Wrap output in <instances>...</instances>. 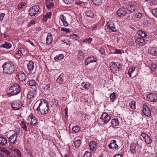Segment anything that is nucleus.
Returning <instances> with one entry per match:
<instances>
[{"label":"nucleus","instance_id":"1","mask_svg":"<svg viewBox=\"0 0 157 157\" xmlns=\"http://www.w3.org/2000/svg\"><path fill=\"white\" fill-rule=\"evenodd\" d=\"M38 105L36 109L39 114H44L47 113L49 108L48 104L44 100H38L35 104V106Z\"/></svg>","mask_w":157,"mask_h":157},{"label":"nucleus","instance_id":"2","mask_svg":"<svg viewBox=\"0 0 157 157\" xmlns=\"http://www.w3.org/2000/svg\"><path fill=\"white\" fill-rule=\"evenodd\" d=\"M2 67L4 72L8 74L13 73L15 69L14 64L11 62H5L3 65Z\"/></svg>","mask_w":157,"mask_h":157},{"label":"nucleus","instance_id":"3","mask_svg":"<svg viewBox=\"0 0 157 157\" xmlns=\"http://www.w3.org/2000/svg\"><path fill=\"white\" fill-rule=\"evenodd\" d=\"M20 85L17 84L15 83L10 87L9 94L10 96L16 95L20 93Z\"/></svg>","mask_w":157,"mask_h":157},{"label":"nucleus","instance_id":"4","mask_svg":"<svg viewBox=\"0 0 157 157\" xmlns=\"http://www.w3.org/2000/svg\"><path fill=\"white\" fill-rule=\"evenodd\" d=\"M40 10V7L38 6H33L30 8L29 10V13L30 15L33 16L37 14Z\"/></svg>","mask_w":157,"mask_h":157},{"label":"nucleus","instance_id":"5","mask_svg":"<svg viewBox=\"0 0 157 157\" xmlns=\"http://www.w3.org/2000/svg\"><path fill=\"white\" fill-rule=\"evenodd\" d=\"M100 119L105 123H107L110 120L111 117L108 113L105 112L102 114Z\"/></svg>","mask_w":157,"mask_h":157},{"label":"nucleus","instance_id":"6","mask_svg":"<svg viewBox=\"0 0 157 157\" xmlns=\"http://www.w3.org/2000/svg\"><path fill=\"white\" fill-rule=\"evenodd\" d=\"M147 98L151 102L155 101L157 100V94L155 93H151L147 95Z\"/></svg>","mask_w":157,"mask_h":157},{"label":"nucleus","instance_id":"7","mask_svg":"<svg viewBox=\"0 0 157 157\" xmlns=\"http://www.w3.org/2000/svg\"><path fill=\"white\" fill-rule=\"evenodd\" d=\"M22 106L21 102L18 101H14L12 104V107L14 110L19 109L21 108Z\"/></svg>","mask_w":157,"mask_h":157},{"label":"nucleus","instance_id":"8","mask_svg":"<svg viewBox=\"0 0 157 157\" xmlns=\"http://www.w3.org/2000/svg\"><path fill=\"white\" fill-rule=\"evenodd\" d=\"M110 69L113 72L118 71L119 69V65L114 62H112L110 64Z\"/></svg>","mask_w":157,"mask_h":157},{"label":"nucleus","instance_id":"9","mask_svg":"<svg viewBox=\"0 0 157 157\" xmlns=\"http://www.w3.org/2000/svg\"><path fill=\"white\" fill-rule=\"evenodd\" d=\"M141 136L143 138L145 142L147 144H150L152 140L150 136L145 133L143 132L141 134Z\"/></svg>","mask_w":157,"mask_h":157},{"label":"nucleus","instance_id":"10","mask_svg":"<svg viewBox=\"0 0 157 157\" xmlns=\"http://www.w3.org/2000/svg\"><path fill=\"white\" fill-rule=\"evenodd\" d=\"M106 27L109 30H112L113 32H115L117 30L115 27L114 23L113 21H110L108 22L106 25Z\"/></svg>","mask_w":157,"mask_h":157},{"label":"nucleus","instance_id":"11","mask_svg":"<svg viewBox=\"0 0 157 157\" xmlns=\"http://www.w3.org/2000/svg\"><path fill=\"white\" fill-rule=\"evenodd\" d=\"M36 91L33 90H30L28 94L27 97L28 99L32 100L33 98H36Z\"/></svg>","mask_w":157,"mask_h":157},{"label":"nucleus","instance_id":"12","mask_svg":"<svg viewBox=\"0 0 157 157\" xmlns=\"http://www.w3.org/2000/svg\"><path fill=\"white\" fill-rule=\"evenodd\" d=\"M143 112L146 116L149 117L151 115V112L150 109L146 105L144 104L143 105Z\"/></svg>","mask_w":157,"mask_h":157},{"label":"nucleus","instance_id":"13","mask_svg":"<svg viewBox=\"0 0 157 157\" xmlns=\"http://www.w3.org/2000/svg\"><path fill=\"white\" fill-rule=\"evenodd\" d=\"M97 61V59L94 56H89L85 60V64L87 66L90 63L95 62Z\"/></svg>","mask_w":157,"mask_h":157},{"label":"nucleus","instance_id":"14","mask_svg":"<svg viewBox=\"0 0 157 157\" xmlns=\"http://www.w3.org/2000/svg\"><path fill=\"white\" fill-rule=\"evenodd\" d=\"M147 42V40L141 38H138L136 40V43L139 46L145 45Z\"/></svg>","mask_w":157,"mask_h":157},{"label":"nucleus","instance_id":"15","mask_svg":"<svg viewBox=\"0 0 157 157\" xmlns=\"http://www.w3.org/2000/svg\"><path fill=\"white\" fill-rule=\"evenodd\" d=\"M117 14L119 17H123L127 13V11L124 8L119 9L117 12Z\"/></svg>","mask_w":157,"mask_h":157},{"label":"nucleus","instance_id":"16","mask_svg":"<svg viewBox=\"0 0 157 157\" xmlns=\"http://www.w3.org/2000/svg\"><path fill=\"white\" fill-rule=\"evenodd\" d=\"M27 67L29 72V73H32L35 67L34 62L31 60L29 61L27 64Z\"/></svg>","mask_w":157,"mask_h":157},{"label":"nucleus","instance_id":"17","mask_svg":"<svg viewBox=\"0 0 157 157\" xmlns=\"http://www.w3.org/2000/svg\"><path fill=\"white\" fill-rule=\"evenodd\" d=\"M17 76L18 78L20 81H25L26 79V75L24 72H19Z\"/></svg>","mask_w":157,"mask_h":157},{"label":"nucleus","instance_id":"18","mask_svg":"<svg viewBox=\"0 0 157 157\" xmlns=\"http://www.w3.org/2000/svg\"><path fill=\"white\" fill-rule=\"evenodd\" d=\"M148 52L152 56H157V47L151 48L148 50Z\"/></svg>","mask_w":157,"mask_h":157},{"label":"nucleus","instance_id":"19","mask_svg":"<svg viewBox=\"0 0 157 157\" xmlns=\"http://www.w3.org/2000/svg\"><path fill=\"white\" fill-rule=\"evenodd\" d=\"M53 1L54 0H45L46 5L48 9H50L54 7V4L53 2Z\"/></svg>","mask_w":157,"mask_h":157},{"label":"nucleus","instance_id":"20","mask_svg":"<svg viewBox=\"0 0 157 157\" xmlns=\"http://www.w3.org/2000/svg\"><path fill=\"white\" fill-rule=\"evenodd\" d=\"M109 148L116 149L118 147V145L116 144V141L115 140L111 141L110 144L109 145Z\"/></svg>","mask_w":157,"mask_h":157},{"label":"nucleus","instance_id":"21","mask_svg":"<svg viewBox=\"0 0 157 157\" xmlns=\"http://www.w3.org/2000/svg\"><path fill=\"white\" fill-rule=\"evenodd\" d=\"M90 148L92 151H95L98 147V145L94 141H92L89 144Z\"/></svg>","mask_w":157,"mask_h":157},{"label":"nucleus","instance_id":"22","mask_svg":"<svg viewBox=\"0 0 157 157\" xmlns=\"http://www.w3.org/2000/svg\"><path fill=\"white\" fill-rule=\"evenodd\" d=\"M25 49L22 47H21L18 49L15 54L19 56H21L25 54Z\"/></svg>","mask_w":157,"mask_h":157},{"label":"nucleus","instance_id":"23","mask_svg":"<svg viewBox=\"0 0 157 157\" xmlns=\"http://www.w3.org/2000/svg\"><path fill=\"white\" fill-rule=\"evenodd\" d=\"M17 133L13 134L11 136L9 137V139L11 143L13 144L16 143Z\"/></svg>","mask_w":157,"mask_h":157},{"label":"nucleus","instance_id":"24","mask_svg":"<svg viewBox=\"0 0 157 157\" xmlns=\"http://www.w3.org/2000/svg\"><path fill=\"white\" fill-rule=\"evenodd\" d=\"M130 151L131 153L134 155L136 154V145L134 144H132L130 145Z\"/></svg>","mask_w":157,"mask_h":157},{"label":"nucleus","instance_id":"25","mask_svg":"<svg viewBox=\"0 0 157 157\" xmlns=\"http://www.w3.org/2000/svg\"><path fill=\"white\" fill-rule=\"evenodd\" d=\"M30 117L31 119V124L32 125H34L36 124L37 121V119L34 116L33 114H30Z\"/></svg>","mask_w":157,"mask_h":157},{"label":"nucleus","instance_id":"26","mask_svg":"<svg viewBox=\"0 0 157 157\" xmlns=\"http://www.w3.org/2000/svg\"><path fill=\"white\" fill-rule=\"evenodd\" d=\"M63 74H61L56 80V82L59 84H62L63 82Z\"/></svg>","mask_w":157,"mask_h":157},{"label":"nucleus","instance_id":"27","mask_svg":"<svg viewBox=\"0 0 157 157\" xmlns=\"http://www.w3.org/2000/svg\"><path fill=\"white\" fill-rule=\"evenodd\" d=\"M52 36L50 33H48L46 38V43L48 44H50L52 41Z\"/></svg>","mask_w":157,"mask_h":157},{"label":"nucleus","instance_id":"28","mask_svg":"<svg viewBox=\"0 0 157 157\" xmlns=\"http://www.w3.org/2000/svg\"><path fill=\"white\" fill-rule=\"evenodd\" d=\"M11 46V44L10 43L6 42L4 44H2L1 45H0V47L8 49L10 48Z\"/></svg>","mask_w":157,"mask_h":157},{"label":"nucleus","instance_id":"29","mask_svg":"<svg viewBox=\"0 0 157 157\" xmlns=\"http://www.w3.org/2000/svg\"><path fill=\"white\" fill-rule=\"evenodd\" d=\"M127 9L132 12H133L136 9V6L133 4V5H128L127 7Z\"/></svg>","mask_w":157,"mask_h":157},{"label":"nucleus","instance_id":"30","mask_svg":"<svg viewBox=\"0 0 157 157\" xmlns=\"http://www.w3.org/2000/svg\"><path fill=\"white\" fill-rule=\"evenodd\" d=\"M138 34L142 38H145L147 34L144 31L142 30H139L137 31Z\"/></svg>","mask_w":157,"mask_h":157},{"label":"nucleus","instance_id":"31","mask_svg":"<svg viewBox=\"0 0 157 157\" xmlns=\"http://www.w3.org/2000/svg\"><path fill=\"white\" fill-rule=\"evenodd\" d=\"M111 125L112 127L117 126L119 125V122L117 119H113L111 120Z\"/></svg>","mask_w":157,"mask_h":157},{"label":"nucleus","instance_id":"32","mask_svg":"<svg viewBox=\"0 0 157 157\" xmlns=\"http://www.w3.org/2000/svg\"><path fill=\"white\" fill-rule=\"evenodd\" d=\"M7 143V141L6 138L0 137V145L4 146Z\"/></svg>","mask_w":157,"mask_h":157},{"label":"nucleus","instance_id":"33","mask_svg":"<svg viewBox=\"0 0 157 157\" xmlns=\"http://www.w3.org/2000/svg\"><path fill=\"white\" fill-rule=\"evenodd\" d=\"M85 54L83 51L80 50L78 51V58L80 60L83 59L85 57Z\"/></svg>","mask_w":157,"mask_h":157},{"label":"nucleus","instance_id":"34","mask_svg":"<svg viewBox=\"0 0 157 157\" xmlns=\"http://www.w3.org/2000/svg\"><path fill=\"white\" fill-rule=\"evenodd\" d=\"M136 102L135 101H132L129 103V106L130 108L134 109H136Z\"/></svg>","mask_w":157,"mask_h":157},{"label":"nucleus","instance_id":"35","mask_svg":"<svg viewBox=\"0 0 157 157\" xmlns=\"http://www.w3.org/2000/svg\"><path fill=\"white\" fill-rule=\"evenodd\" d=\"M93 3L96 5H100L102 3L103 0H92Z\"/></svg>","mask_w":157,"mask_h":157},{"label":"nucleus","instance_id":"36","mask_svg":"<svg viewBox=\"0 0 157 157\" xmlns=\"http://www.w3.org/2000/svg\"><path fill=\"white\" fill-rule=\"evenodd\" d=\"M86 14L88 17H93L94 16V14L93 12L90 10L86 11Z\"/></svg>","mask_w":157,"mask_h":157},{"label":"nucleus","instance_id":"37","mask_svg":"<svg viewBox=\"0 0 157 157\" xmlns=\"http://www.w3.org/2000/svg\"><path fill=\"white\" fill-rule=\"evenodd\" d=\"M81 141L80 140H77L74 143V145L76 148L79 147L81 143Z\"/></svg>","mask_w":157,"mask_h":157},{"label":"nucleus","instance_id":"38","mask_svg":"<svg viewBox=\"0 0 157 157\" xmlns=\"http://www.w3.org/2000/svg\"><path fill=\"white\" fill-rule=\"evenodd\" d=\"M50 85L48 84L46 85L44 88V90L46 91L47 93H48L50 91Z\"/></svg>","mask_w":157,"mask_h":157},{"label":"nucleus","instance_id":"39","mask_svg":"<svg viewBox=\"0 0 157 157\" xmlns=\"http://www.w3.org/2000/svg\"><path fill=\"white\" fill-rule=\"evenodd\" d=\"M29 84L30 86H35L36 85V82L34 80H31L29 82Z\"/></svg>","mask_w":157,"mask_h":157},{"label":"nucleus","instance_id":"40","mask_svg":"<svg viewBox=\"0 0 157 157\" xmlns=\"http://www.w3.org/2000/svg\"><path fill=\"white\" fill-rule=\"evenodd\" d=\"M25 5V3L23 2L20 3L18 6V9L19 10L22 9Z\"/></svg>","mask_w":157,"mask_h":157},{"label":"nucleus","instance_id":"41","mask_svg":"<svg viewBox=\"0 0 157 157\" xmlns=\"http://www.w3.org/2000/svg\"><path fill=\"white\" fill-rule=\"evenodd\" d=\"M81 84L85 89H88L90 87L89 85L85 82H82Z\"/></svg>","mask_w":157,"mask_h":157},{"label":"nucleus","instance_id":"42","mask_svg":"<svg viewBox=\"0 0 157 157\" xmlns=\"http://www.w3.org/2000/svg\"><path fill=\"white\" fill-rule=\"evenodd\" d=\"M110 98L112 102H113L116 99V95L114 93L111 94L110 96Z\"/></svg>","mask_w":157,"mask_h":157},{"label":"nucleus","instance_id":"43","mask_svg":"<svg viewBox=\"0 0 157 157\" xmlns=\"http://www.w3.org/2000/svg\"><path fill=\"white\" fill-rule=\"evenodd\" d=\"M157 68V65L156 64H152L151 66V70L153 71H155L156 68Z\"/></svg>","mask_w":157,"mask_h":157},{"label":"nucleus","instance_id":"44","mask_svg":"<svg viewBox=\"0 0 157 157\" xmlns=\"http://www.w3.org/2000/svg\"><path fill=\"white\" fill-rule=\"evenodd\" d=\"M64 57L63 54H59L58 56L55 57V59L57 61L58 60H61L63 59Z\"/></svg>","mask_w":157,"mask_h":157},{"label":"nucleus","instance_id":"45","mask_svg":"<svg viewBox=\"0 0 157 157\" xmlns=\"http://www.w3.org/2000/svg\"><path fill=\"white\" fill-rule=\"evenodd\" d=\"M21 127L25 131H27V127L25 123L22 121L21 124Z\"/></svg>","mask_w":157,"mask_h":157},{"label":"nucleus","instance_id":"46","mask_svg":"<svg viewBox=\"0 0 157 157\" xmlns=\"http://www.w3.org/2000/svg\"><path fill=\"white\" fill-rule=\"evenodd\" d=\"M80 130V128L77 126L74 127L72 128V130L75 133L78 132Z\"/></svg>","mask_w":157,"mask_h":157},{"label":"nucleus","instance_id":"47","mask_svg":"<svg viewBox=\"0 0 157 157\" xmlns=\"http://www.w3.org/2000/svg\"><path fill=\"white\" fill-rule=\"evenodd\" d=\"M152 13L153 15L155 17L157 18V8L152 10Z\"/></svg>","mask_w":157,"mask_h":157},{"label":"nucleus","instance_id":"48","mask_svg":"<svg viewBox=\"0 0 157 157\" xmlns=\"http://www.w3.org/2000/svg\"><path fill=\"white\" fill-rule=\"evenodd\" d=\"M52 15V13L51 12H50L49 13H47L44 16V17H43V20H45V18H51V16Z\"/></svg>","mask_w":157,"mask_h":157},{"label":"nucleus","instance_id":"49","mask_svg":"<svg viewBox=\"0 0 157 157\" xmlns=\"http://www.w3.org/2000/svg\"><path fill=\"white\" fill-rule=\"evenodd\" d=\"M83 157H91V153L86 151L83 155Z\"/></svg>","mask_w":157,"mask_h":157},{"label":"nucleus","instance_id":"50","mask_svg":"<svg viewBox=\"0 0 157 157\" xmlns=\"http://www.w3.org/2000/svg\"><path fill=\"white\" fill-rule=\"evenodd\" d=\"M60 18L62 22L66 21V17H65L63 15H61L60 16Z\"/></svg>","mask_w":157,"mask_h":157},{"label":"nucleus","instance_id":"51","mask_svg":"<svg viewBox=\"0 0 157 157\" xmlns=\"http://www.w3.org/2000/svg\"><path fill=\"white\" fill-rule=\"evenodd\" d=\"M52 102V105L54 107H56L58 105L57 101L56 100H54Z\"/></svg>","mask_w":157,"mask_h":157},{"label":"nucleus","instance_id":"52","mask_svg":"<svg viewBox=\"0 0 157 157\" xmlns=\"http://www.w3.org/2000/svg\"><path fill=\"white\" fill-rule=\"evenodd\" d=\"M136 67H131V68L128 69V72L131 73H132L135 70Z\"/></svg>","mask_w":157,"mask_h":157},{"label":"nucleus","instance_id":"53","mask_svg":"<svg viewBox=\"0 0 157 157\" xmlns=\"http://www.w3.org/2000/svg\"><path fill=\"white\" fill-rule=\"evenodd\" d=\"M17 154L19 157H21V152L18 149H14V150Z\"/></svg>","mask_w":157,"mask_h":157},{"label":"nucleus","instance_id":"54","mask_svg":"<svg viewBox=\"0 0 157 157\" xmlns=\"http://www.w3.org/2000/svg\"><path fill=\"white\" fill-rule=\"evenodd\" d=\"M99 52L102 55H104L105 53V49L102 48H100Z\"/></svg>","mask_w":157,"mask_h":157},{"label":"nucleus","instance_id":"55","mask_svg":"<svg viewBox=\"0 0 157 157\" xmlns=\"http://www.w3.org/2000/svg\"><path fill=\"white\" fill-rule=\"evenodd\" d=\"M65 3L67 4H71L73 0H63Z\"/></svg>","mask_w":157,"mask_h":157},{"label":"nucleus","instance_id":"56","mask_svg":"<svg viewBox=\"0 0 157 157\" xmlns=\"http://www.w3.org/2000/svg\"><path fill=\"white\" fill-rule=\"evenodd\" d=\"M61 30L62 31L66 32L67 33H69L70 32L68 29H67L64 28H62L61 29Z\"/></svg>","mask_w":157,"mask_h":157},{"label":"nucleus","instance_id":"57","mask_svg":"<svg viewBox=\"0 0 157 157\" xmlns=\"http://www.w3.org/2000/svg\"><path fill=\"white\" fill-rule=\"evenodd\" d=\"M142 14L140 13H137L136 14L135 16L138 18H140L142 17Z\"/></svg>","mask_w":157,"mask_h":157},{"label":"nucleus","instance_id":"58","mask_svg":"<svg viewBox=\"0 0 157 157\" xmlns=\"http://www.w3.org/2000/svg\"><path fill=\"white\" fill-rule=\"evenodd\" d=\"M92 40V38H90V37H89L88 39H86L84 41L86 43H88L89 44L91 42Z\"/></svg>","mask_w":157,"mask_h":157},{"label":"nucleus","instance_id":"59","mask_svg":"<svg viewBox=\"0 0 157 157\" xmlns=\"http://www.w3.org/2000/svg\"><path fill=\"white\" fill-rule=\"evenodd\" d=\"M5 14L3 13H0V20L2 21L3 20V17H5Z\"/></svg>","mask_w":157,"mask_h":157},{"label":"nucleus","instance_id":"60","mask_svg":"<svg viewBox=\"0 0 157 157\" xmlns=\"http://www.w3.org/2000/svg\"><path fill=\"white\" fill-rule=\"evenodd\" d=\"M115 53L116 54H121V51L120 49H116L115 51Z\"/></svg>","mask_w":157,"mask_h":157},{"label":"nucleus","instance_id":"61","mask_svg":"<svg viewBox=\"0 0 157 157\" xmlns=\"http://www.w3.org/2000/svg\"><path fill=\"white\" fill-rule=\"evenodd\" d=\"M81 118L82 120H84L86 119L85 117L86 116V115L84 114H82L81 115Z\"/></svg>","mask_w":157,"mask_h":157},{"label":"nucleus","instance_id":"62","mask_svg":"<svg viewBox=\"0 0 157 157\" xmlns=\"http://www.w3.org/2000/svg\"><path fill=\"white\" fill-rule=\"evenodd\" d=\"M113 157H123V156L121 154H118L114 155Z\"/></svg>","mask_w":157,"mask_h":157},{"label":"nucleus","instance_id":"63","mask_svg":"<svg viewBox=\"0 0 157 157\" xmlns=\"http://www.w3.org/2000/svg\"><path fill=\"white\" fill-rule=\"evenodd\" d=\"M2 151L5 153H7L8 152V153L9 154H10V153L6 149L3 148L2 149Z\"/></svg>","mask_w":157,"mask_h":157},{"label":"nucleus","instance_id":"64","mask_svg":"<svg viewBox=\"0 0 157 157\" xmlns=\"http://www.w3.org/2000/svg\"><path fill=\"white\" fill-rule=\"evenodd\" d=\"M63 23V25L65 27H67L68 25V24L66 21H64Z\"/></svg>","mask_w":157,"mask_h":157}]
</instances>
